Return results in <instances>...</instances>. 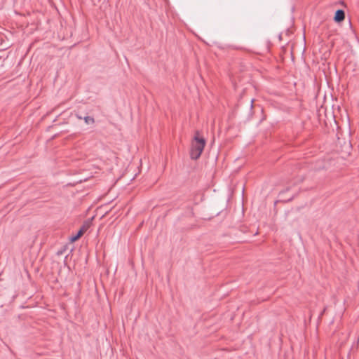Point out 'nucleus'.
I'll list each match as a JSON object with an SVG mask.
<instances>
[{"label":"nucleus","instance_id":"obj_3","mask_svg":"<svg viewBox=\"0 0 359 359\" xmlns=\"http://www.w3.org/2000/svg\"><path fill=\"white\" fill-rule=\"evenodd\" d=\"M86 227L83 226L81 228V229L79 231V232L77 233V234L73 237H72L71 238V241H76V240H78L85 232L86 231Z\"/></svg>","mask_w":359,"mask_h":359},{"label":"nucleus","instance_id":"obj_1","mask_svg":"<svg viewBox=\"0 0 359 359\" xmlns=\"http://www.w3.org/2000/svg\"><path fill=\"white\" fill-rule=\"evenodd\" d=\"M198 134L199 133L196 132L191 143L190 156L191 158L194 160L198 159L201 156L205 145V139L199 137Z\"/></svg>","mask_w":359,"mask_h":359},{"label":"nucleus","instance_id":"obj_2","mask_svg":"<svg viewBox=\"0 0 359 359\" xmlns=\"http://www.w3.org/2000/svg\"><path fill=\"white\" fill-rule=\"evenodd\" d=\"M344 18H345L344 11L343 10H337V12L335 13L334 20L337 22H340L343 21L344 20Z\"/></svg>","mask_w":359,"mask_h":359},{"label":"nucleus","instance_id":"obj_4","mask_svg":"<svg viewBox=\"0 0 359 359\" xmlns=\"http://www.w3.org/2000/svg\"><path fill=\"white\" fill-rule=\"evenodd\" d=\"M84 121L85 122L87 123V124H89V123H94L95 122V120L93 117H90V116H86L84 118Z\"/></svg>","mask_w":359,"mask_h":359}]
</instances>
